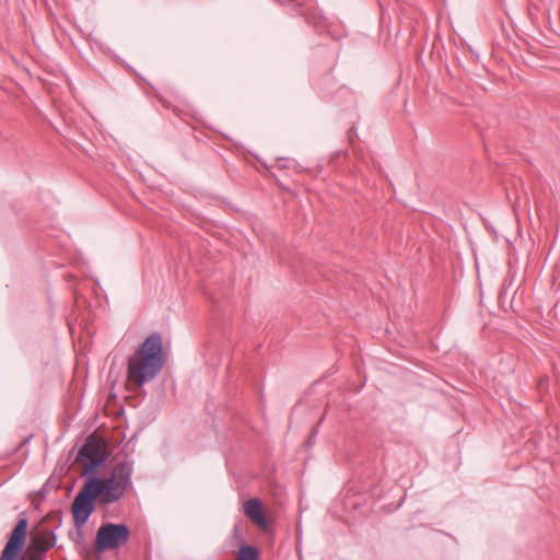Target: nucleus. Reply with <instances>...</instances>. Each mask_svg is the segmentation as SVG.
<instances>
[{
  "label": "nucleus",
  "mask_w": 560,
  "mask_h": 560,
  "mask_svg": "<svg viewBox=\"0 0 560 560\" xmlns=\"http://www.w3.org/2000/svg\"><path fill=\"white\" fill-rule=\"evenodd\" d=\"M165 364L162 336L152 332L129 357L127 363V381L142 387L154 380Z\"/></svg>",
  "instance_id": "obj_1"
},
{
  "label": "nucleus",
  "mask_w": 560,
  "mask_h": 560,
  "mask_svg": "<svg viewBox=\"0 0 560 560\" xmlns=\"http://www.w3.org/2000/svg\"><path fill=\"white\" fill-rule=\"evenodd\" d=\"M133 463L124 460L118 463L109 477L91 476L85 483L100 498V503L108 505L119 501L128 488L132 487Z\"/></svg>",
  "instance_id": "obj_2"
},
{
  "label": "nucleus",
  "mask_w": 560,
  "mask_h": 560,
  "mask_svg": "<svg viewBox=\"0 0 560 560\" xmlns=\"http://www.w3.org/2000/svg\"><path fill=\"white\" fill-rule=\"evenodd\" d=\"M130 528L124 523H104L95 536L94 549L98 553L115 550L127 544Z\"/></svg>",
  "instance_id": "obj_3"
},
{
  "label": "nucleus",
  "mask_w": 560,
  "mask_h": 560,
  "mask_svg": "<svg viewBox=\"0 0 560 560\" xmlns=\"http://www.w3.org/2000/svg\"><path fill=\"white\" fill-rule=\"evenodd\" d=\"M108 458V452L104 442L93 435L80 448L77 459L84 465L82 477L93 476Z\"/></svg>",
  "instance_id": "obj_4"
},
{
  "label": "nucleus",
  "mask_w": 560,
  "mask_h": 560,
  "mask_svg": "<svg viewBox=\"0 0 560 560\" xmlns=\"http://www.w3.org/2000/svg\"><path fill=\"white\" fill-rule=\"evenodd\" d=\"M95 502L100 503V498L84 482L71 504V513L75 528H82L95 511Z\"/></svg>",
  "instance_id": "obj_5"
},
{
  "label": "nucleus",
  "mask_w": 560,
  "mask_h": 560,
  "mask_svg": "<svg viewBox=\"0 0 560 560\" xmlns=\"http://www.w3.org/2000/svg\"><path fill=\"white\" fill-rule=\"evenodd\" d=\"M28 521L21 514L16 525L0 555V560H16L22 552L27 536Z\"/></svg>",
  "instance_id": "obj_6"
},
{
  "label": "nucleus",
  "mask_w": 560,
  "mask_h": 560,
  "mask_svg": "<svg viewBox=\"0 0 560 560\" xmlns=\"http://www.w3.org/2000/svg\"><path fill=\"white\" fill-rule=\"evenodd\" d=\"M245 515L250 518L257 526L265 527L267 518L264 512V505L258 498H252L244 505Z\"/></svg>",
  "instance_id": "obj_7"
},
{
  "label": "nucleus",
  "mask_w": 560,
  "mask_h": 560,
  "mask_svg": "<svg viewBox=\"0 0 560 560\" xmlns=\"http://www.w3.org/2000/svg\"><path fill=\"white\" fill-rule=\"evenodd\" d=\"M57 542V536L54 532H48L39 538L35 547V552L28 557H22L21 560H44V553L52 548Z\"/></svg>",
  "instance_id": "obj_8"
},
{
  "label": "nucleus",
  "mask_w": 560,
  "mask_h": 560,
  "mask_svg": "<svg viewBox=\"0 0 560 560\" xmlns=\"http://www.w3.org/2000/svg\"><path fill=\"white\" fill-rule=\"evenodd\" d=\"M237 560H258L259 551L256 547L243 544L236 555Z\"/></svg>",
  "instance_id": "obj_9"
},
{
  "label": "nucleus",
  "mask_w": 560,
  "mask_h": 560,
  "mask_svg": "<svg viewBox=\"0 0 560 560\" xmlns=\"http://www.w3.org/2000/svg\"><path fill=\"white\" fill-rule=\"evenodd\" d=\"M70 538L75 544H83L84 533H83L82 528H77L74 533H70Z\"/></svg>",
  "instance_id": "obj_10"
},
{
  "label": "nucleus",
  "mask_w": 560,
  "mask_h": 560,
  "mask_svg": "<svg viewBox=\"0 0 560 560\" xmlns=\"http://www.w3.org/2000/svg\"><path fill=\"white\" fill-rule=\"evenodd\" d=\"M275 1L278 2L281 5L292 4L293 10L296 11V12H300L299 8L302 5V1L301 0H275Z\"/></svg>",
  "instance_id": "obj_11"
},
{
  "label": "nucleus",
  "mask_w": 560,
  "mask_h": 560,
  "mask_svg": "<svg viewBox=\"0 0 560 560\" xmlns=\"http://www.w3.org/2000/svg\"><path fill=\"white\" fill-rule=\"evenodd\" d=\"M233 537L241 541V542H244V537L243 535L241 534L240 529H238V526L235 525L234 528H233Z\"/></svg>",
  "instance_id": "obj_12"
},
{
  "label": "nucleus",
  "mask_w": 560,
  "mask_h": 560,
  "mask_svg": "<svg viewBox=\"0 0 560 560\" xmlns=\"http://www.w3.org/2000/svg\"><path fill=\"white\" fill-rule=\"evenodd\" d=\"M278 162H279V165H280L281 167H285V166H287V165L284 164V162H287V160H285L284 158H280V159L278 160Z\"/></svg>",
  "instance_id": "obj_13"
},
{
  "label": "nucleus",
  "mask_w": 560,
  "mask_h": 560,
  "mask_svg": "<svg viewBox=\"0 0 560 560\" xmlns=\"http://www.w3.org/2000/svg\"><path fill=\"white\" fill-rule=\"evenodd\" d=\"M315 434H316V430H315V431L313 432V434L308 438V440H307V444H310V445H311V444L313 443V442H312V440H313V436H315Z\"/></svg>",
  "instance_id": "obj_14"
},
{
  "label": "nucleus",
  "mask_w": 560,
  "mask_h": 560,
  "mask_svg": "<svg viewBox=\"0 0 560 560\" xmlns=\"http://www.w3.org/2000/svg\"><path fill=\"white\" fill-rule=\"evenodd\" d=\"M31 438H32V435H30L28 438H26V439L23 441L22 445H23V444H26V443L31 440Z\"/></svg>",
  "instance_id": "obj_15"
},
{
  "label": "nucleus",
  "mask_w": 560,
  "mask_h": 560,
  "mask_svg": "<svg viewBox=\"0 0 560 560\" xmlns=\"http://www.w3.org/2000/svg\"><path fill=\"white\" fill-rule=\"evenodd\" d=\"M44 489H42V491L39 492V495H44Z\"/></svg>",
  "instance_id": "obj_16"
}]
</instances>
